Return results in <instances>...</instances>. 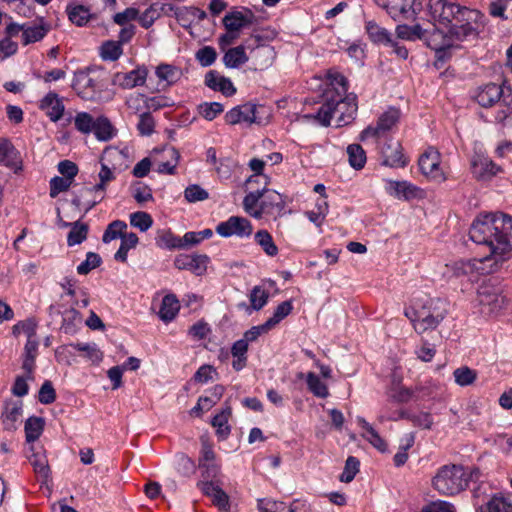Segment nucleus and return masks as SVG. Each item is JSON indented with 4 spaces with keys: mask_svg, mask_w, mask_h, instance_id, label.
<instances>
[{
    "mask_svg": "<svg viewBox=\"0 0 512 512\" xmlns=\"http://www.w3.org/2000/svg\"><path fill=\"white\" fill-rule=\"evenodd\" d=\"M65 226H71V230L67 236L68 246L81 244L87 239L89 227L86 223L76 221L74 223H65Z\"/></svg>",
    "mask_w": 512,
    "mask_h": 512,
    "instance_id": "f704fd0d",
    "label": "nucleus"
},
{
    "mask_svg": "<svg viewBox=\"0 0 512 512\" xmlns=\"http://www.w3.org/2000/svg\"><path fill=\"white\" fill-rule=\"evenodd\" d=\"M101 264L102 259L99 254L88 252L86 259L77 266V272L80 275H87L91 270L99 267Z\"/></svg>",
    "mask_w": 512,
    "mask_h": 512,
    "instance_id": "6e6d98bb",
    "label": "nucleus"
},
{
    "mask_svg": "<svg viewBox=\"0 0 512 512\" xmlns=\"http://www.w3.org/2000/svg\"><path fill=\"white\" fill-rule=\"evenodd\" d=\"M44 429V420L41 417L32 416L25 422L26 441L32 443L37 440Z\"/></svg>",
    "mask_w": 512,
    "mask_h": 512,
    "instance_id": "4c0bfd02",
    "label": "nucleus"
},
{
    "mask_svg": "<svg viewBox=\"0 0 512 512\" xmlns=\"http://www.w3.org/2000/svg\"><path fill=\"white\" fill-rule=\"evenodd\" d=\"M93 133L99 141H108L114 136V128L107 117L101 116L95 120Z\"/></svg>",
    "mask_w": 512,
    "mask_h": 512,
    "instance_id": "e433bc0d",
    "label": "nucleus"
},
{
    "mask_svg": "<svg viewBox=\"0 0 512 512\" xmlns=\"http://www.w3.org/2000/svg\"><path fill=\"white\" fill-rule=\"evenodd\" d=\"M130 224L141 232H145L152 227L153 219L147 212L138 211L130 215Z\"/></svg>",
    "mask_w": 512,
    "mask_h": 512,
    "instance_id": "5fc2aeb1",
    "label": "nucleus"
},
{
    "mask_svg": "<svg viewBox=\"0 0 512 512\" xmlns=\"http://www.w3.org/2000/svg\"><path fill=\"white\" fill-rule=\"evenodd\" d=\"M258 509L260 512H297V508L293 505L287 507L284 502L271 499L259 500Z\"/></svg>",
    "mask_w": 512,
    "mask_h": 512,
    "instance_id": "09e8293b",
    "label": "nucleus"
},
{
    "mask_svg": "<svg viewBox=\"0 0 512 512\" xmlns=\"http://www.w3.org/2000/svg\"><path fill=\"white\" fill-rule=\"evenodd\" d=\"M227 124L236 125L239 123L261 124L262 120L258 117V106L251 103L236 106L225 114Z\"/></svg>",
    "mask_w": 512,
    "mask_h": 512,
    "instance_id": "4468645a",
    "label": "nucleus"
},
{
    "mask_svg": "<svg viewBox=\"0 0 512 512\" xmlns=\"http://www.w3.org/2000/svg\"><path fill=\"white\" fill-rule=\"evenodd\" d=\"M95 120L89 113L79 112L74 118V125L79 132L89 134L93 132Z\"/></svg>",
    "mask_w": 512,
    "mask_h": 512,
    "instance_id": "864d4df0",
    "label": "nucleus"
},
{
    "mask_svg": "<svg viewBox=\"0 0 512 512\" xmlns=\"http://www.w3.org/2000/svg\"><path fill=\"white\" fill-rule=\"evenodd\" d=\"M511 97H504V100L500 103V110L497 112L495 119L504 126L512 127V106L510 102Z\"/></svg>",
    "mask_w": 512,
    "mask_h": 512,
    "instance_id": "4d7b16f0",
    "label": "nucleus"
},
{
    "mask_svg": "<svg viewBox=\"0 0 512 512\" xmlns=\"http://www.w3.org/2000/svg\"><path fill=\"white\" fill-rule=\"evenodd\" d=\"M476 512H512V501L501 493H496L478 505Z\"/></svg>",
    "mask_w": 512,
    "mask_h": 512,
    "instance_id": "cd10ccee",
    "label": "nucleus"
},
{
    "mask_svg": "<svg viewBox=\"0 0 512 512\" xmlns=\"http://www.w3.org/2000/svg\"><path fill=\"white\" fill-rule=\"evenodd\" d=\"M32 454L28 456L30 464L33 466L34 472L42 481L46 483L50 479L51 470L45 452L40 448L35 451L34 446L30 447Z\"/></svg>",
    "mask_w": 512,
    "mask_h": 512,
    "instance_id": "c756f323",
    "label": "nucleus"
},
{
    "mask_svg": "<svg viewBox=\"0 0 512 512\" xmlns=\"http://www.w3.org/2000/svg\"><path fill=\"white\" fill-rule=\"evenodd\" d=\"M132 195L139 204H143L145 202L153 200L151 188L148 185L141 182L135 183V185L133 186Z\"/></svg>",
    "mask_w": 512,
    "mask_h": 512,
    "instance_id": "338daca9",
    "label": "nucleus"
},
{
    "mask_svg": "<svg viewBox=\"0 0 512 512\" xmlns=\"http://www.w3.org/2000/svg\"><path fill=\"white\" fill-rule=\"evenodd\" d=\"M477 376L476 370L468 366H461L453 371L454 381L461 387L473 385Z\"/></svg>",
    "mask_w": 512,
    "mask_h": 512,
    "instance_id": "37998d69",
    "label": "nucleus"
},
{
    "mask_svg": "<svg viewBox=\"0 0 512 512\" xmlns=\"http://www.w3.org/2000/svg\"><path fill=\"white\" fill-rule=\"evenodd\" d=\"M480 13L477 10L469 9L454 3H448L444 14L439 21V26L455 30L456 32H465V37H476L478 34L477 20Z\"/></svg>",
    "mask_w": 512,
    "mask_h": 512,
    "instance_id": "39448f33",
    "label": "nucleus"
},
{
    "mask_svg": "<svg viewBox=\"0 0 512 512\" xmlns=\"http://www.w3.org/2000/svg\"><path fill=\"white\" fill-rule=\"evenodd\" d=\"M255 20V14L249 8L244 11H232L227 13L222 22L228 32H238L244 28L252 25Z\"/></svg>",
    "mask_w": 512,
    "mask_h": 512,
    "instance_id": "f3484780",
    "label": "nucleus"
},
{
    "mask_svg": "<svg viewBox=\"0 0 512 512\" xmlns=\"http://www.w3.org/2000/svg\"><path fill=\"white\" fill-rule=\"evenodd\" d=\"M263 195L260 201L259 209H256L251 216L260 219L263 215L277 219L283 214L285 208V201L282 195L275 190L262 189Z\"/></svg>",
    "mask_w": 512,
    "mask_h": 512,
    "instance_id": "9d476101",
    "label": "nucleus"
},
{
    "mask_svg": "<svg viewBox=\"0 0 512 512\" xmlns=\"http://www.w3.org/2000/svg\"><path fill=\"white\" fill-rule=\"evenodd\" d=\"M0 164L15 171L21 169L20 154L8 139H0Z\"/></svg>",
    "mask_w": 512,
    "mask_h": 512,
    "instance_id": "bb28decb",
    "label": "nucleus"
},
{
    "mask_svg": "<svg viewBox=\"0 0 512 512\" xmlns=\"http://www.w3.org/2000/svg\"><path fill=\"white\" fill-rule=\"evenodd\" d=\"M50 30L51 24L46 22L44 18L24 23V31L21 36L22 44L26 46L41 41Z\"/></svg>",
    "mask_w": 512,
    "mask_h": 512,
    "instance_id": "aec40b11",
    "label": "nucleus"
},
{
    "mask_svg": "<svg viewBox=\"0 0 512 512\" xmlns=\"http://www.w3.org/2000/svg\"><path fill=\"white\" fill-rule=\"evenodd\" d=\"M23 403L20 400H6L1 414V422L4 430L15 431L22 416Z\"/></svg>",
    "mask_w": 512,
    "mask_h": 512,
    "instance_id": "6ab92c4d",
    "label": "nucleus"
},
{
    "mask_svg": "<svg viewBox=\"0 0 512 512\" xmlns=\"http://www.w3.org/2000/svg\"><path fill=\"white\" fill-rule=\"evenodd\" d=\"M205 84L215 91H220L225 96H232L236 93V88L231 80L224 76H219L214 70L206 73Z\"/></svg>",
    "mask_w": 512,
    "mask_h": 512,
    "instance_id": "7c9ffc66",
    "label": "nucleus"
},
{
    "mask_svg": "<svg viewBox=\"0 0 512 512\" xmlns=\"http://www.w3.org/2000/svg\"><path fill=\"white\" fill-rule=\"evenodd\" d=\"M465 32L450 30L433 24V28L428 29L426 34L425 43L426 45L434 50L437 54V58L441 60L443 53L446 49L454 46L455 42L466 40Z\"/></svg>",
    "mask_w": 512,
    "mask_h": 512,
    "instance_id": "0eeeda50",
    "label": "nucleus"
},
{
    "mask_svg": "<svg viewBox=\"0 0 512 512\" xmlns=\"http://www.w3.org/2000/svg\"><path fill=\"white\" fill-rule=\"evenodd\" d=\"M504 97H511V94L506 95L502 85L488 83L478 89L475 99L480 106L488 108L496 103L500 104Z\"/></svg>",
    "mask_w": 512,
    "mask_h": 512,
    "instance_id": "dca6fc26",
    "label": "nucleus"
},
{
    "mask_svg": "<svg viewBox=\"0 0 512 512\" xmlns=\"http://www.w3.org/2000/svg\"><path fill=\"white\" fill-rule=\"evenodd\" d=\"M126 228H127V224L124 221L115 220V221L111 222L107 226V228L103 234L102 241L104 243H109L112 240H115L117 238L122 239V236L127 235L126 233H124V230Z\"/></svg>",
    "mask_w": 512,
    "mask_h": 512,
    "instance_id": "8fccbe9b",
    "label": "nucleus"
},
{
    "mask_svg": "<svg viewBox=\"0 0 512 512\" xmlns=\"http://www.w3.org/2000/svg\"><path fill=\"white\" fill-rule=\"evenodd\" d=\"M470 239L487 247L489 254L481 259L458 260L445 265L447 278H459L474 271L490 273L512 251V217L503 213L478 216L469 230Z\"/></svg>",
    "mask_w": 512,
    "mask_h": 512,
    "instance_id": "f257e3e1",
    "label": "nucleus"
},
{
    "mask_svg": "<svg viewBox=\"0 0 512 512\" xmlns=\"http://www.w3.org/2000/svg\"><path fill=\"white\" fill-rule=\"evenodd\" d=\"M308 390L316 397L325 399L329 396L327 385L313 372L306 375Z\"/></svg>",
    "mask_w": 512,
    "mask_h": 512,
    "instance_id": "58836bf2",
    "label": "nucleus"
},
{
    "mask_svg": "<svg viewBox=\"0 0 512 512\" xmlns=\"http://www.w3.org/2000/svg\"><path fill=\"white\" fill-rule=\"evenodd\" d=\"M478 468L468 469L462 465H444L440 467L432 479L433 488L442 495L454 496L464 491L470 481L478 480Z\"/></svg>",
    "mask_w": 512,
    "mask_h": 512,
    "instance_id": "20e7f679",
    "label": "nucleus"
},
{
    "mask_svg": "<svg viewBox=\"0 0 512 512\" xmlns=\"http://www.w3.org/2000/svg\"><path fill=\"white\" fill-rule=\"evenodd\" d=\"M72 182H73L72 180L65 178V177H60V176L53 177L50 180V197L55 198L61 192L67 191L70 188Z\"/></svg>",
    "mask_w": 512,
    "mask_h": 512,
    "instance_id": "69168bd1",
    "label": "nucleus"
},
{
    "mask_svg": "<svg viewBox=\"0 0 512 512\" xmlns=\"http://www.w3.org/2000/svg\"><path fill=\"white\" fill-rule=\"evenodd\" d=\"M387 190L390 195L404 200L419 197L422 190L408 181H388Z\"/></svg>",
    "mask_w": 512,
    "mask_h": 512,
    "instance_id": "a878e982",
    "label": "nucleus"
},
{
    "mask_svg": "<svg viewBox=\"0 0 512 512\" xmlns=\"http://www.w3.org/2000/svg\"><path fill=\"white\" fill-rule=\"evenodd\" d=\"M449 303L440 298H423L416 300L406 308L405 316L411 321L415 331L422 334L429 329H435L446 317Z\"/></svg>",
    "mask_w": 512,
    "mask_h": 512,
    "instance_id": "7ed1b4c3",
    "label": "nucleus"
},
{
    "mask_svg": "<svg viewBox=\"0 0 512 512\" xmlns=\"http://www.w3.org/2000/svg\"><path fill=\"white\" fill-rule=\"evenodd\" d=\"M500 171V166L488 158H478L472 162V173L478 180H490Z\"/></svg>",
    "mask_w": 512,
    "mask_h": 512,
    "instance_id": "c85d7f7f",
    "label": "nucleus"
},
{
    "mask_svg": "<svg viewBox=\"0 0 512 512\" xmlns=\"http://www.w3.org/2000/svg\"><path fill=\"white\" fill-rule=\"evenodd\" d=\"M261 41L250 42V58L253 61L256 69L263 70L269 67L274 59V49L267 44H261Z\"/></svg>",
    "mask_w": 512,
    "mask_h": 512,
    "instance_id": "4be33fe9",
    "label": "nucleus"
},
{
    "mask_svg": "<svg viewBox=\"0 0 512 512\" xmlns=\"http://www.w3.org/2000/svg\"><path fill=\"white\" fill-rule=\"evenodd\" d=\"M293 309L292 302L290 300L281 302L275 309L273 316L267 319L266 326H270L272 329L285 317H287Z\"/></svg>",
    "mask_w": 512,
    "mask_h": 512,
    "instance_id": "603ef678",
    "label": "nucleus"
},
{
    "mask_svg": "<svg viewBox=\"0 0 512 512\" xmlns=\"http://www.w3.org/2000/svg\"><path fill=\"white\" fill-rule=\"evenodd\" d=\"M185 199L190 202L204 201L208 199V192L197 184L189 185L184 191Z\"/></svg>",
    "mask_w": 512,
    "mask_h": 512,
    "instance_id": "0e129e2a",
    "label": "nucleus"
},
{
    "mask_svg": "<svg viewBox=\"0 0 512 512\" xmlns=\"http://www.w3.org/2000/svg\"><path fill=\"white\" fill-rule=\"evenodd\" d=\"M418 165L423 175L435 181H444L445 176L440 169V153L429 147L419 158Z\"/></svg>",
    "mask_w": 512,
    "mask_h": 512,
    "instance_id": "ddd939ff",
    "label": "nucleus"
},
{
    "mask_svg": "<svg viewBox=\"0 0 512 512\" xmlns=\"http://www.w3.org/2000/svg\"><path fill=\"white\" fill-rule=\"evenodd\" d=\"M232 415V408L230 405L225 402V407L221 410L220 413L215 415L211 421L213 427L216 428V434L222 440L226 439L231 431L230 426L228 425V420Z\"/></svg>",
    "mask_w": 512,
    "mask_h": 512,
    "instance_id": "2f4dec72",
    "label": "nucleus"
},
{
    "mask_svg": "<svg viewBox=\"0 0 512 512\" xmlns=\"http://www.w3.org/2000/svg\"><path fill=\"white\" fill-rule=\"evenodd\" d=\"M198 485L202 492L212 499L213 504L220 511L229 512V496L218 485H215L213 482H201Z\"/></svg>",
    "mask_w": 512,
    "mask_h": 512,
    "instance_id": "393cba45",
    "label": "nucleus"
},
{
    "mask_svg": "<svg viewBox=\"0 0 512 512\" xmlns=\"http://www.w3.org/2000/svg\"><path fill=\"white\" fill-rule=\"evenodd\" d=\"M476 302L481 314L492 316L498 314L505 307L507 299L498 285L488 281L478 287Z\"/></svg>",
    "mask_w": 512,
    "mask_h": 512,
    "instance_id": "423d86ee",
    "label": "nucleus"
},
{
    "mask_svg": "<svg viewBox=\"0 0 512 512\" xmlns=\"http://www.w3.org/2000/svg\"><path fill=\"white\" fill-rule=\"evenodd\" d=\"M82 321L81 314L75 309L70 307L63 312L62 328L65 333H71L75 327Z\"/></svg>",
    "mask_w": 512,
    "mask_h": 512,
    "instance_id": "3c124183",
    "label": "nucleus"
},
{
    "mask_svg": "<svg viewBox=\"0 0 512 512\" xmlns=\"http://www.w3.org/2000/svg\"><path fill=\"white\" fill-rule=\"evenodd\" d=\"M366 31L374 43L383 45L392 44V36L387 29L380 27L375 21L366 22Z\"/></svg>",
    "mask_w": 512,
    "mask_h": 512,
    "instance_id": "72a5a7b5",
    "label": "nucleus"
},
{
    "mask_svg": "<svg viewBox=\"0 0 512 512\" xmlns=\"http://www.w3.org/2000/svg\"><path fill=\"white\" fill-rule=\"evenodd\" d=\"M215 231L217 234L224 238L231 236L245 238L252 234L253 226L247 218L231 216L228 218V220L220 222L216 226Z\"/></svg>",
    "mask_w": 512,
    "mask_h": 512,
    "instance_id": "9b49d317",
    "label": "nucleus"
},
{
    "mask_svg": "<svg viewBox=\"0 0 512 512\" xmlns=\"http://www.w3.org/2000/svg\"><path fill=\"white\" fill-rule=\"evenodd\" d=\"M268 300V293L260 286H255L250 293V302L254 310H260Z\"/></svg>",
    "mask_w": 512,
    "mask_h": 512,
    "instance_id": "774afa93",
    "label": "nucleus"
},
{
    "mask_svg": "<svg viewBox=\"0 0 512 512\" xmlns=\"http://www.w3.org/2000/svg\"><path fill=\"white\" fill-rule=\"evenodd\" d=\"M209 257L206 254H180L174 260V266L179 270H188L196 276H202L207 271Z\"/></svg>",
    "mask_w": 512,
    "mask_h": 512,
    "instance_id": "2eb2a0df",
    "label": "nucleus"
},
{
    "mask_svg": "<svg viewBox=\"0 0 512 512\" xmlns=\"http://www.w3.org/2000/svg\"><path fill=\"white\" fill-rule=\"evenodd\" d=\"M69 20L77 26H84L91 18L89 8L83 5L67 6Z\"/></svg>",
    "mask_w": 512,
    "mask_h": 512,
    "instance_id": "c03bdc74",
    "label": "nucleus"
},
{
    "mask_svg": "<svg viewBox=\"0 0 512 512\" xmlns=\"http://www.w3.org/2000/svg\"><path fill=\"white\" fill-rule=\"evenodd\" d=\"M394 21L414 20L422 9L418 0H374Z\"/></svg>",
    "mask_w": 512,
    "mask_h": 512,
    "instance_id": "6e6552de",
    "label": "nucleus"
},
{
    "mask_svg": "<svg viewBox=\"0 0 512 512\" xmlns=\"http://www.w3.org/2000/svg\"><path fill=\"white\" fill-rule=\"evenodd\" d=\"M360 462L354 456H349L345 462L344 470L340 475V481L344 483L351 482L359 472Z\"/></svg>",
    "mask_w": 512,
    "mask_h": 512,
    "instance_id": "13d9d810",
    "label": "nucleus"
},
{
    "mask_svg": "<svg viewBox=\"0 0 512 512\" xmlns=\"http://www.w3.org/2000/svg\"><path fill=\"white\" fill-rule=\"evenodd\" d=\"M261 40L262 38L260 36H251L243 45L230 48L223 56L224 65L228 68H237L246 63L249 60V57L246 55L245 50L251 48L250 42H258Z\"/></svg>",
    "mask_w": 512,
    "mask_h": 512,
    "instance_id": "a211bd4d",
    "label": "nucleus"
},
{
    "mask_svg": "<svg viewBox=\"0 0 512 512\" xmlns=\"http://www.w3.org/2000/svg\"><path fill=\"white\" fill-rule=\"evenodd\" d=\"M400 110L395 107H390L387 111L380 115L376 126H368L360 134V140L364 141L368 137H379L391 130L394 125L399 121Z\"/></svg>",
    "mask_w": 512,
    "mask_h": 512,
    "instance_id": "f8f14e48",
    "label": "nucleus"
},
{
    "mask_svg": "<svg viewBox=\"0 0 512 512\" xmlns=\"http://www.w3.org/2000/svg\"><path fill=\"white\" fill-rule=\"evenodd\" d=\"M357 423L366 431L362 434L363 438L369 441V443L379 451L385 452L387 450L386 442L363 417H357Z\"/></svg>",
    "mask_w": 512,
    "mask_h": 512,
    "instance_id": "473e14b6",
    "label": "nucleus"
},
{
    "mask_svg": "<svg viewBox=\"0 0 512 512\" xmlns=\"http://www.w3.org/2000/svg\"><path fill=\"white\" fill-rule=\"evenodd\" d=\"M179 307V301L174 295L164 296L158 313L160 319L165 322L173 320L179 311Z\"/></svg>",
    "mask_w": 512,
    "mask_h": 512,
    "instance_id": "c9c22d12",
    "label": "nucleus"
},
{
    "mask_svg": "<svg viewBox=\"0 0 512 512\" xmlns=\"http://www.w3.org/2000/svg\"><path fill=\"white\" fill-rule=\"evenodd\" d=\"M255 242L262 248L266 255L274 257L278 254V247L267 230H259L256 232Z\"/></svg>",
    "mask_w": 512,
    "mask_h": 512,
    "instance_id": "a19ab883",
    "label": "nucleus"
},
{
    "mask_svg": "<svg viewBox=\"0 0 512 512\" xmlns=\"http://www.w3.org/2000/svg\"><path fill=\"white\" fill-rule=\"evenodd\" d=\"M382 164L392 168H403L408 160L403 154V149L398 141H390L382 148Z\"/></svg>",
    "mask_w": 512,
    "mask_h": 512,
    "instance_id": "412c9836",
    "label": "nucleus"
},
{
    "mask_svg": "<svg viewBox=\"0 0 512 512\" xmlns=\"http://www.w3.org/2000/svg\"><path fill=\"white\" fill-rule=\"evenodd\" d=\"M356 95L342 94L336 89L327 90L323 95V102L316 114H306V119H316L321 125L329 126L332 119L336 120L338 127L350 124L357 113Z\"/></svg>",
    "mask_w": 512,
    "mask_h": 512,
    "instance_id": "f03ea898",
    "label": "nucleus"
},
{
    "mask_svg": "<svg viewBox=\"0 0 512 512\" xmlns=\"http://www.w3.org/2000/svg\"><path fill=\"white\" fill-rule=\"evenodd\" d=\"M138 241V236L133 232L128 233L125 236H122L121 245L114 255L115 260L125 263L127 261L128 251L136 247Z\"/></svg>",
    "mask_w": 512,
    "mask_h": 512,
    "instance_id": "49530a36",
    "label": "nucleus"
},
{
    "mask_svg": "<svg viewBox=\"0 0 512 512\" xmlns=\"http://www.w3.org/2000/svg\"><path fill=\"white\" fill-rule=\"evenodd\" d=\"M122 54V45L114 40H107L100 47V56L105 61H116Z\"/></svg>",
    "mask_w": 512,
    "mask_h": 512,
    "instance_id": "79ce46f5",
    "label": "nucleus"
},
{
    "mask_svg": "<svg viewBox=\"0 0 512 512\" xmlns=\"http://www.w3.org/2000/svg\"><path fill=\"white\" fill-rule=\"evenodd\" d=\"M156 75L168 84H174L181 78V70L173 65L161 64L156 68Z\"/></svg>",
    "mask_w": 512,
    "mask_h": 512,
    "instance_id": "de8ad7c7",
    "label": "nucleus"
},
{
    "mask_svg": "<svg viewBox=\"0 0 512 512\" xmlns=\"http://www.w3.org/2000/svg\"><path fill=\"white\" fill-rule=\"evenodd\" d=\"M196 60L203 67L211 66L217 58V52L212 46H204L195 54Z\"/></svg>",
    "mask_w": 512,
    "mask_h": 512,
    "instance_id": "bf43d9fd",
    "label": "nucleus"
},
{
    "mask_svg": "<svg viewBox=\"0 0 512 512\" xmlns=\"http://www.w3.org/2000/svg\"><path fill=\"white\" fill-rule=\"evenodd\" d=\"M147 74L148 71L145 67H137L127 73H116L114 83L124 89H132L137 86H142L146 81Z\"/></svg>",
    "mask_w": 512,
    "mask_h": 512,
    "instance_id": "5701e85b",
    "label": "nucleus"
},
{
    "mask_svg": "<svg viewBox=\"0 0 512 512\" xmlns=\"http://www.w3.org/2000/svg\"><path fill=\"white\" fill-rule=\"evenodd\" d=\"M70 346L77 351L84 352L86 356L92 361L99 362L102 360L103 354L94 343H74Z\"/></svg>",
    "mask_w": 512,
    "mask_h": 512,
    "instance_id": "680f3d73",
    "label": "nucleus"
},
{
    "mask_svg": "<svg viewBox=\"0 0 512 512\" xmlns=\"http://www.w3.org/2000/svg\"><path fill=\"white\" fill-rule=\"evenodd\" d=\"M165 151L168 153L171 160L159 163L157 166V172L160 174L174 175L180 159V153L174 147H168Z\"/></svg>",
    "mask_w": 512,
    "mask_h": 512,
    "instance_id": "a18cd8bd",
    "label": "nucleus"
},
{
    "mask_svg": "<svg viewBox=\"0 0 512 512\" xmlns=\"http://www.w3.org/2000/svg\"><path fill=\"white\" fill-rule=\"evenodd\" d=\"M99 183L92 186V190L105 192L107 184L115 179L114 172L108 167L107 164H101V170L98 174Z\"/></svg>",
    "mask_w": 512,
    "mask_h": 512,
    "instance_id": "e2e57ef3",
    "label": "nucleus"
},
{
    "mask_svg": "<svg viewBox=\"0 0 512 512\" xmlns=\"http://www.w3.org/2000/svg\"><path fill=\"white\" fill-rule=\"evenodd\" d=\"M90 69L79 70L74 73L71 84L76 94L84 100H94L101 91L99 81L92 75Z\"/></svg>",
    "mask_w": 512,
    "mask_h": 512,
    "instance_id": "1a4fd4ad",
    "label": "nucleus"
},
{
    "mask_svg": "<svg viewBox=\"0 0 512 512\" xmlns=\"http://www.w3.org/2000/svg\"><path fill=\"white\" fill-rule=\"evenodd\" d=\"M39 108L46 113L51 121L60 120L64 114V104L59 95L55 92H49L40 101Z\"/></svg>",
    "mask_w": 512,
    "mask_h": 512,
    "instance_id": "b1692460",
    "label": "nucleus"
},
{
    "mask_svg": "<svg viewBox=\"0 0 512 512\" xmlns=\"http://www.w3.org/2000/svg\"><path fill=\"white\" fill-rule=\"evenodd\" d=\"M348 161L351 167L360 170L364 167L367 157L364 149L359 144H350L347 147Z\"/></svg>",
    "mask_w": 512,
    "mask_h": 512,
    "instance_id": "ea45409f",
    "label": "nucleus"
},
{
    "mask_svg": "<svg viewBox=\"0 0 512 512\" xmlns=\"http://www.w3.org/2000/svg\"><path fill=\"white\" fill-rule=\"evenodd\" d=\"M200 115L208 121H212L223 112V105L218 102L203 103L198 106Z\"/></svg>",
    "mask_w": 512,
    "mask_h": 512,
    "instance_id": "052dcab7",
    "label": "nucleus"
}]
</instances>
